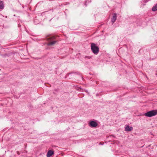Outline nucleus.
I'll use <instances>...</instances> for the list:
<instances>
[{
    "instance_id": "obj_1",
    "label": "nucleus",
    "mask_w": 157,
    "mask_h": 157,
    "mask_svg": "<svg viewBox=\"0 0 157 157\" xmlns=\"http://www.w3.org/2000/svg\"><path fill=\"white\" fill-rule=\"evenodd\" d=\"M91 48L94 54H98L99 52V48L94 43H92L91 45Z\"/></svg>"
},
{
    "instance_id": "obj_2",
    "label": "nucleus",
    "mask_w": 157,
    "mask_h": 157,
    "mask_svg": "<svg viewBox=\"0 0 157 157\" xmlns=\"http://www.w3.org/2000/svg\"><path fill=\"white\" fill-rule=\"evenodd\" d=\"M157 114V111L155 110H151L146 113L144 115L146 116L151 117Z\"/></svg>"
},
{
    "instance_id": "obj_3",
    "label": "nucleus",
    "mask_w": 157,
    "mask_h": 157,
    "mask_svg": "<svg viewBox=\"0 0 157 157\" xmlns=\"http://www.w3.org/2000/svg\"><path fill=\"white\" fill-rule=\"evenodd\" d=\"M133 127L132 126L130 127L129 125H127L125 127V130L126 131H130L133 130Z\"/></svg>"
},
{
    "instance_id": "obj_4",
    "label": "nucleus",
    "mask_w": 157,
    "mask_h": 157,
    "mask_svg": "<svg viewBox=\"0 0 157 157\" xmlns=\"http://www.w3.org/2000/svg\"><path fill=\"white\" fill-rule=\"evenodd\" d=\"M90 125L91 127H96L98 125L97 123L94 121H91L90 123Z\"/></svg>"
},
{
    "instance_id": "obj_5",
    "label": "nucleus",
    "mask_w": 157,
    "mask_h": 157,
    "mask_svg": "<svg viewBox=\"0 0 157 157\" xmlns=\"http://www.w3.org/2000/svg\"><path fill=\"white\" fill-rule=\"evenodd\" d=\"M54 154V151L52 150H49L48 151L46 156L48 157H50Z\"/></svg>"
},
{
    "instance_id": "obj_6",
    "label": "nucleus",
    "mask_w": 157,
    "mask_h": 157,
    "mask_svg": "<svg viewBox=\"0 0 157 157\" xmlns=\"http://www.w3.org/2000/svg\"><path fill=\"white\" fill-rule=\"evenodd\" d=\"M117 17V14L116 13H114L113 14V18L111 19V21L113 24L116 20Z\"/></svg>"
},
{
    "instance_id": "obj_7",
    "label": "nucleus",
    "mask_w": 157,
    "mask_h": 157,
    "mask_svg": "<svg viewBox=\"0 0 157 157\" xmlns=\"http://www.w3.org/2000/svg\"><path fill=\"white\" fill-rule=\"evenodd\" d=\"M4 8V5L3 2L0 0V9H2Z\"/></svg>"
},
{
    "instance_id": "obj_8",
    "label": "nucleus",
    "mask_w": 157,
    "mask_h": 157,
    "mask_svg": "<svg viewBox=\"0 0 157 157\" xmlns=\"http://www.w3.org/2000/svg\"><path fill=\"white\" fill-rule=\"evenodd\" d=\"M56 41H54L50 42L48 44V45H51L54 44H55L56 43Z\"/></svg>"
},
{
    "instance_id": "obj_9",
    "label": "nucleus",
    "mask_w": 157,
    "mask_h": 157,
    "mask_svg": "<svg viewBox=\"0 0 157 157\" xmlns=\"http://www.w3.org/2000/svg\"><path fill=\"white\" fill-rule=\"evenodd\" d=\"M152 10L153 11H155L157 10V4H156L152 8Z\"/></svg>"
},
{
    "instance_id": "obj_10",
    "label": "nucleus",
    "mask_w": 157,
    "mask_h": 157,
    "mask_svg": "<svg viewBox=\"0 0 157 157\" xmlns=\"http://www.w3.org/2000/svg\"><path fill=\"white\" fill-rule=\"evenodd\" d=\"M50 38L51 39H54L55 38V37L54 36H52V37Z\"/></svg>"
}]
</instances>
